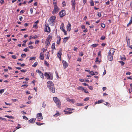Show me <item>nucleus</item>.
I'll return each instance as SVG.
<instances>
[{
  "label": "nucleus",
  "instance_id": "f257e3e1",
  "mask_svg": "<svg viewBox=\"0 0 132 132\" xmlns=\"http://www.w3.org/2000/svg\"><path fill=\"white\" fill-rule=\"evenodd\" d=\"M115 50L116 49L114 48H111L110 50L108 55V59L109 61H112L113 60V56Z\"/></svg>",
  "mask_w": 132,
  "mask_h": 132
},
{
  "label": "nucleus",
  "instance_id": "f03ea898",
  "mask_svg": "<svg viewBox=\"0 0 132 132\" xmlns=\"http://www.w3.org/2000/svg\"><path fill=\"white\" fill-rule=\"evenodd\" d=\"M47 87L50 89V91L52 93H54L55 89L54 84L51 81H49L47 82Z\"/></svg>",
  "mask_w": 132,
  "mask_h": 132
},
{
  "label": "nucleus",
  "instance_id": "7ed1b4c3",
  "mask_svg": "<svg viewBox=\"0 0 132 132\" xmlns=\"http://www.w3.org/2000/svg\"><path fill=\"white\" fill-rule=\"evenodd\" d=\"M56 17L54 16H51L48 20L49 24L51 26H53L54 25Z\"/></svg>",
  "mask_w": 132,
  "mask_h": 132
},
{
  "label": "nucleus",
  "instance_id": "20e7f679",
  "mask_svg": "<svg viewBox=\"0 0 132 132\" xmlns=\"http://www.w3.org/2000/svg\"><path fill=\"white\" fill-rule=\"evenodd\" d=\"M53 99L57 106L59 108H60L61 105V102L60 100L57 97H54Z\"/></svg>",
  "mask_w": 132,
  "mask_h": 132
},
{
  "label": "nucleus",
  "instance_id": "39448f33",
  "mask_svg": "<svg viewBox=\"0 0 132 132\" xmlns=\"http://www.w3.org/2000/svg\"><path fill=\"white\" fill-rule=\"evenodd\" d=\"M44 31L49 33L51 31L50 28L49 27V25L47 23L45 24Z\"/></svg>",
  "mask_w": 132,
  "mask_h": 132
},
{
  "label": "nucleus",
  "instance_id": "423d86ee",
  "mask_svg": "<svg viewBox=\"0 0 132 132\" xmlns=\"http://www.w3.org/2000/svg\"><path fill=\"white\" fill-rule=\"evenodd\" d=\"M59 9L57 6L55 5L54 6V9L52 11V14H55L57 13L59 11Z\"/></svg>",
  "mask_w": 132,
  "mask_h": 132
},
{
  "label": "nucleus",
  "instance_id": "0eeeda50",
  "mask_svg": "<svg viewBox=\"0 0 132 132\" xmlns=\"http://www.w3.org/2000/svg\"><path fill=\"white\" fill-rule=\"evenodd\" d=\"M76 0H71V5L72 6V9L73 11H75V10L76 6Z\"/></svg>",
  "mask_w": 132,
  "mask_h": 132
},
{
  "label": "nucleus",
  "instance_id": "6e6552de",
  "mask_svg": "<svg viewBox=\"0 0 132 132\" xmlns=\"http://www.w3.org/2000/svg\"><path fill=\"white\" fill-rule=\"evenodd\" d=\"M42 114L41 113H38L37 114L36 118L39 121H40L43 119Z\"/></svg>",
  "mask_w": 132,
  "mask_h": 132
},
{
  "label": "nucleus",
  "instance_id": "1a4fd4ad",
  "mask_svg": "<svg viewBox=\"0 0 132 132\" xmlns=\"http://www.w3.org/2000/svg\"><path fill=\"white\" fill-rule=\"evenodd\" d=\"M60 16L62 18L66 14L65 11L64 10H62L59 13Z\"/></svg>",
  "mask_w": 132,
  "mask_h": 132
},
{
  "label": "nucleus",
  "instance_id": "9d476101",
  "mask_svg": "<svg viewBox=\"0 0 132 132\" xmlns=\"http://www.w3.org/2000/svg\"><path fill=\"white\" fill-rule=\"evenodd\" d=\"M62 63L63 67L64 69H65L68 66V64L65 61L63 60Z\"/></svg>",
  "mask_w": 132,
  "mask_h": 132
},
{
  "label": "nucleus",
  "instance_id": "9b49d317",
  "mask_svg": "<svg viewBox=\"0 0 132 132\" xmlns=\"http://www.w3.org/2000/svg\"><path fill=\"white\" fill-rule=\"evenodd\" d=\"M63 25L64 24L63 23H62V26L61 27V29L64 32V34L66 35L67 34V32L64 29Z\"/></svg>",
  "mask_w": 132,
  "mask_h": 132
},
{
  "label": "nucleus",
  "instance_id": "f8f14e48",
  "mask_svg": "<svg viewBox=\"0 0 132 132\" xmlns=\"http://www.w3.org/2000/svg\"><path fill=\"white\" fill-rule=\"evenodd\" d=\"M44 75L46 77L47 79L52 80L53 79V77H50V75L47 72H46L44 73Z\"/></svg>",
  "mask_w": 132,
  "mask_h": 132
},
{
  "label": "nucleus",
  "instance_id": "ddd939ff",
  "mask_svg": "<svg viewBox=\"0 0 132 132\" xmlns=\"http://www.w3.org/2000/svg\"><path fill=\"white\" fill-rule=\"evenodd\" d=\"M67 30L69 31H70L71 28V25L70 23L69 22H68V23L67 27Z\"/></svg>",
  "mask_w": 132,
  "mask_h": 132
},
{
  "label": "nucleus",
  "instance_id": "4468645a",
  "mask_svg": "<svg viewBox=\"0 0 132 132\" xmlns=\"http://www.w3.org/2000/svg\"><path fill=\"white\" fill-rule=\"evenodd\" d=\"M36 120V118H33L30 119L28 121V122H29L30 123H34Z\"/></svg>",
  "mask_w": 132,
  "mask_h": 132
},
{
  "label": "nucleus",
  "instance_id": "2eb2a0df",
  "mask_svg": "<svg viewBox=\"0 0 132 132\" xmlns=\"http://www.w3.org/2000/svg\"><path fill=\"white\" fill-rule=\"evenodd\" d=\"M67 100L70 102H72L73 103H74L75 102V101L74 99H70L69 98H67Z\"/></svg>",
  "mask_w": 132,
  "mask_h": 132
},
{
  "label": "nucleus",
  "instance_id": "dca6fc26",
  "mask_svg": "<svg viewBox=\"0 0 132 132\" xmlns=\"http://www.w3.org/2000/svg\"><path fill=\"white\" fill-rule=\"evenodd\" d=\"M62 55L61 51H59L57 54V56L60 59H61V55Z\"/></svg>",
  "mask_w": 132,
  "mask_h": 132
},
{
  "label": "nucleus",
  "instance_id": "f3484780",
  "mask_svg": "<svg viewBox=\"0 0 132 132\" xmlns=\"http://www.w3.org/2000/svg\"><path fill=\"white\" fill-rule=\"evenodd\" d=\"M44 54L43 53L41 52L40 53V59L41 60H43L44 59Z\"/></svg>",
  "mask_w": 132,
  "mask_h": 132
},
{
  "label": "nucleus",
  "instance_id": "a211bd4d",
  "mask_svg": "<svg viewBox=\"0 0 132 132\" xmlns=\"http://www.w3.org/2000/svg\"><path fill=\"white\" fill-rule=\"evenodd\" d=\"M52 38V36L50 35H49L46 39V40L51 42V40Z\"/></svg>",
  "mask_w": 132,
  "mask_h": 132
},
{
  "label": "nucleus",
  "instance_id": "6ab92c4d",
  "mask_svg": "<svg viewBox=\"0 0 132 132\" xmlns=\"http://www.w3.org/2000/svg\"><path fill=\"white\" fill-rule=\"evenodd\" d=\"M50 41L46 40L45 42V44H46V46H48L50 44Z\"/></svg>",
  "mask_w": 132,
  "mask_h": 132
},
{
  "label": "nucleus",
  "instance_id": "aec40b11",
  "mask_svg": "<svg viewBox=\"0 0 132 132\" xmlns=\"http://www.w3.org/2000/svg\"><path fill=\"white\" fill-rule=\"evenodd\" d=\"M36 123L37 124V125L38 126H40L41 125H44L45 124V123H40L37 122H36Z\"/></svg>",
  "mask_w": 132,
  "mask_h": 132
},
{
  "label": "nucleus",
  "instance_id": "412c9836",
  "mask_svg": "<svg viewBox=\"0 0 132 132\" xmlns=\"http://www.w3.org/2000/svg\"><path fill=\"white\" fill-rule=\"evenodd\" d=\"M69 37H66L64 38L63 40V42L64 43H65L67 41V40L68 39Z\"/></svg>",
  "mask_w": 132,
  "mask_h": 132
},
{
  "label": "nucleus",
  "instance_id": "4be33fe9",
  "mask_svg": "<svg viewBox=\"0 0 132 132\" xmlns=\"http://www.w3.org/2000/svg\"><path fill=\"white\" fill-rule=\"evenodd\" d=\"M5 117H7V118H10V119H14V117H13V116H11L6 115L5 116Z\"/></svg>",
  "mask_w": 132,
  "mask_h": 132
},
{
  "label": "nucleus",
  "instance_id": "5701e85b",
  "mask_svg": "<svg viewBox=\"0 0 132 132\" xmlns=\"http://www.w3.org/2000/svg\"><path fill=\"white\" fill-rule=\"evenodd\" d=\"M84 89V88L82 87V86H79L77 88V89L78 90H83Z\"/></svg>",
  "mask_w": 132,
  "mask_h": 132
},
{
  "label": "nucleus",
  "instance_id": "b1692460",
  "mask_svg": "<svg viewBox=\"0 0 132 132\" xmlns=\"http://www.w3.org/2000/svg\"><path fill=\"white\" fill-rule=\"evenodd\" d=\"M104 104L107 106L108 107H111L110 104L108 102H106L105 103H104Z\"/></svg>",
  "mask_w": 132,
  "mask_h": 132
},
{
  "label": "nucleus",
  "instance_id": "393cba45",
  "mask_svg": "<svg viewBox=\"0 0 132 132\" xmlns=\"http://www.w3.org/2000/svg\"><path fill=\"white\" fill-rule=\"evenodd\" d=\"M55 44L54 43H53L52 44V47H51V48L52 49L54 50V49H55Z\"/></svg>",
  "mask_w": 132,
  "mask_h": 132
},
{
  "label": "nucleus",
  "instance_id": "a878e982",
  "mask_svg": "<svg viewBox=\"0 0 132 132\" xmlns=\"http://www.w3.org/2000/svg\"><path fill=\"white\" fill-rule=\"evenodd\" d=\"M39 74L40 76V77L41 78H42L43 79H44V76H43V73L42 72H41V73H40Z\"/></svg>",
  "mask_w": 132,
  "mask_h": 132
},
{
  "label": "nucleus",
  "instance_id": "bb28decb",
  "mask_svg": "<svg viewBox=\"0 0 132 132\" xmlns=\"http://www.w3.org/2000/svg\"><path fill=\"white\" fill-rule=\"evenodd\" d=\"M64 112H65V114H70L72 113V112H69L65 110H64Z\"/></svg>",
  "mask_w": 132,
  "mask_h": 132
},
{
  "label": "nucleus",
  "instance_id": "cd10ccee",
  "mask_svg": "<svg viewBox=\"0 0 132 132\" xmlns=\"http://www.w3.org/2000/svg\"><path fill=\"white\" fill-rule=\"evenodd\" d=\"M120 58L121 60H126V59L124 55H123L122 56H121Z\"/></svg>",
  "mask_w": 132,
  "mask_h": 132
},
{
  "label": "nucleus",
  "instance_id": "c85d7f7f",
  "mask_svg": "<svg viewBox=\"0 0 132 132\" xmlns=\"http://www.w3.org/2000/svg\"><path fill=\"white\" fill-rule=\"evenodd\" d=\"M90 3L91 6H94V4L93 0H90Z\"/></svg>",
  "mask_w": 132,
  "mask_h": 132
},
{
  "label": "nucleus",
  "instance_id": "c756f323",
  "mask_svg": "<svg viewBox=\"0 0 132 132\" xmlns=\"http://www.w3.org/2000/svg\"><path fill=\"white\" fill-rule=\"evenodd\" d=\"M60 113L59 112L57 111V113L55 114L54 115V117H57L60 115Z\"/></svg>",
  "mask_w": 132,
  "mask_h": 132
},
{
  "label": "nucleus",
  "instance_id": "7c9ffc66",
  "mask_svg": "<svg viewBox=\"0 0 132 132\" xmlns=\"http://www.w3.org/2000/svg\"><path fill=\"white\" fill-rule=\"evenodd\" d=\"M65 109L66 110H67L69 111L73 110H74V109H73L72 108H66Z\"/></svg>",
  "mask_w": 132,
  "mask_h": 132
},
{
  "label": "nucleus",
  "instance_id": "2f4dec72",
  "mask_svg": "<svg viewBox=\"0 0 132 132\" xmlns=\"http://www.w3.org/2000/svg\"><path fill=\"white\" fill-rule=\"evenodd\" d=\"M98 45V44H93L91 46L92 47H93L95 48Z\"/></svg>",
  "mask_w": 132,
  "mask_h": 132
},
{
  "label": "nucleus",
  "instance_id": "473e14b6",
  "mask_svg": "<svg viewBox=\"0 0 132 132\" xmlns=\"http://www.w3.org/2000/svg\"><path fill=\"white\" fill-rule=\"evenodd\" d=\"M76 105L77 106H82L83 105V104L78 103H77Z\"/></svg>",
  "mask_w": 132,
  "mask_h": 132
},
{
  "label": "nucleus",
  "instance_id": "72a5a7b5",
  "mask_svg": "<svg viewBox=\"0 0 132 132\" xmlns=\"http://www.w3.org/2000/svg\"><path fill=\"white\" fill-rule=\"evenodd\" d=\"M61 40V38L60 37H59V39L58 40H57L56 42L59 45L60 43V42Z\"/></svg>",
  "mask_w": 132,
  "mask_h": 132
},
{
  "label": "nucleus",
  "instance_id": "f704fd0d",
  "mask_svg": "<svg viewBox=\"0 0 132 132\" xmlns=\"http://www.w3.org/2000/svg\"><path fill=\"white\" fill-rule=\"evenodd\" d=\"M84 89L83 90H84V92H85L86 93H89L88 92V91L86 89V88H84Z\"/></svg>",
  "mask_w": 132,
  "mask_h": 132
},
{
  "label": "nucleus",
  "instance_id": "c9c22d12",
  "mask_svg": "<svg viewBox=\"0 0 132 132\" xmlns=\"http://www.w3.org/2000/svg\"><path fill=\"white\" fill-rule=\"evenodd\" d=\"M130 39L129 38L127 40V44L128 46H129L130 45Z\"/></svg>",
  "mask_w": 132,
  "mask_h": 132
},
{
  "label": "nucleus",
  "instance_id": "e433bc0d",
  "mask_svg": "<svg viewBox=\"0 0 132 132\" xmlns=\"http://www.w3.org/2000/svg\"><path fill=\"white\" fill-rule=\"evenodd\" d=\"M97 101L98 104H100L103 102H104V101L103 100H98Z\"/></svg>",
  "mask_w": 132,
  "mask_h": 132
},
{
  "label": "nucleus",
  "instance_id": "4c0bfd02",
  "mask_svg": "<svg viewBox=\"0 0 132 132\" xmlns=\"http://www.w3.org/2000/svg\"><path fill=\"white\" fill-rule=\"evenodd\" d=\"M46 104L45 102H43V103L42 106V107L44 108H45L46 106Z\"/></svg>",
  "mask_w": 132,
  "mask_h": 132
},
{
  "label": "nucleus",
  "instance_id": "58836bf2",
  "mask_svg": "<svg viewBox=\"0 0 132 132\" xmlns=\"http://www.w3.org/2000/svg\"><path fill=\"white\" fill-rule=\"evenodd\" d=\"M38 63L37 62H35L33 65H32L33 67H36L38 64Z\"/></svg>",
  "mask_w": 132,
  "mask_h": 132
},
{
  "label": "nucleus",
  "instance_id": "ea45409f",
  "mask_svg": "<svg viewBox=\"0 0 132 132\" xmlns=\"http://www.w3.org/2000/svg\"><path fill=\"white\" fill-rule=\"evenodd\" d=\"M46 54H47V57H46V58L47 59H49V56H50V55H49V53L48 52H47Z\"/></svg>",
  "mask_w": 132,
  "mask_h": 132
},
{
  "label": "nucleus",
  "instance_id": "a19ab883",
  "mask_svg": "<svg viewBox=\"0 0 132 132\" xmlns=\"http://www.w3.org/2000/svg\"><path fill=\"white\" fill-rule=\"evenodd\" d=\"M44 63L45 65H46L47 66H48L49 65V63L46 61H45Z\"/></svg>",
  "mask_w": 132,
  "mask_h": 132
},
{
  "label": "nucleus",
  "instance_id": "79ce46f5",
  "mask_svg": "<svg viewBox=\"0 0 132 132\" xmlns=\"http://www.w3.org/2000/svg\"><path fill=\"white\" fill-rule=\"evenodd\" d=\"M36 59V57H31L30 58L29 60H34L35 59Z\"/></svg>",
  "mask_w": 132,
  "mask_h": 132
},
{
  "label": "nucleus",
  "instance_id": "37998d69",
  "mask_svg": "<svg viewBox=\"0 0 132 132\" xmlns=\"http://www.w3.org/2000/svg\"><path fill=\"white\" fill-rule=\"evenodd\" d=\"M23 119H24L26 120H28V118L25 116H23Z\"/></svg>",
  "mask_w": 132,
  "mask_h": 132
},
{
  "label": "nucleus",
  "instance_id": "c03bdc74",
  "mask_svg": "<svg viewBox=\"0 0 132 132\" xmlns=\"http://www.w3.org/2000/svg\"><path fill=\"white\" fill-rule=\"evenodd\" d=\"M132 23V22L131 21H130L129 23L127 24V27L129 26L130 25H131Z\"/></svg>",
  "mask_w": 132,
  "mask_h": 132
},
{
  "label": "nucleus",
  "instance_id": "a18cd8bd",
  "mask_svg": "<svg viewBox=\"0 0 132 132\" xmlns=\"http://www.w3.org/2000/svg\"><path fill=\"white\" fill-rule=\"evenodd\" d=\"M89 73L92 75H95V74H94V72L93 71H90L89 72Z\"/></svg>",
  "mask_w": 132,
  "mask_h": 132
},
{
  "label": "nucleus",
  "instance_id": "49530a36",
  "mask_svg": "<svg viewBox=\"0 0 132 132\" xmlns=\"http://www.w3.org/2000/svg\"><path fill=\"white\" fill-rule=\"evenodd\" d=\"M26 55L25 54H22L21 55V56L22 57H25L26 56Z\"/></svg>",
  "mask_w": 132,
  "mask_h": 132
},
{
  "label": "nucleus",
  "instance_id": "de8ad7c7",
  "mask_svg": "<svg viewBox=\"0 0 132 132\" xmlns=\"http://www.w3.org/2000/svg\"><path fill=\"white\" fill-rule=\"evenodd\" d=\"M89 99V98L88 97H87L85 98L84 100V101H86Z\"/></svg>",
  "mask_w": 132,
  "mask_h": 132
},
{
  "label": "nucleus",
  "instance_id": "09e8293b",
  "mask_svg": "<svg viewBox=\"0 0 132 132\" xmlns=\"http://www.w3.org/2000/svg\"><path fill=\"white\" fill-rule=\"evenodd\" d=\"M119 62L122 65H123L125 64V63H124V62H123V61H119Z\"/></svg>",
  "mask_w": 132,
  "mask_h": 132
},
{
  "label": "nucleus",
  "instance_id": "8fccbe9b",
  "mask_svg": "<svg viewBox=\"0 0 132 132\" xmlns=\"http://www.w3.org/2000/svg\"><path fill=\"white\" fill-rule=\"evenodd\" d=\"M101 26L102 27L104 28L105 27V25L104 24L102 23L101 24Z\"/></svg>",
  "mask_w": 132,
  "mask_h": 132
},
{
  "label": "nucleus",
  "instance_id": "3c124183",
  "mask_svg": "<svg viewBox=\"0 0 132 132\" xmlns=\"http://www.w3.org/2000/svg\"><path fill=\"white\" fill-rule=\"evenodd\" d=\"M53 4L54 5V6L55 5H56V6H57L56 5V3H57V1H53Z\"/></svg>",
  "mask_w": 132,
  "mask_h": 132
},
{
  "label": "nucleus",
  "instance_id": "603ef678",
  "mask_svg": "<svg viewBox=\"0 0 132 132\" xmlns=\"http://www.w3.org/2000/svg\"><path fill=\"white\" fill-rule=\"evenodd\" d=\"M105 38V36H102L100 38L101 40H104Z\"/></svg>",
  "mask_w": 132,
  "mask_h": 132
},
{
  "label": "nucleus",
  "instance_id": "864d4df0",
  "mask_svg": "<svg viewBox=\"0 0 132 132\" xmlns=\"http://www.w3.org/2000/svg\"><path fill=\"white\" fill-rule=\"evenodd\" d=\"M0 119L1 120H4L5 121H6V120L5 118H2L1 117H0Z\"/></svg>",
  "mask_w": 132,
  "mask_h": 132
},
{
  "label": "nucleus",
  "instance_id": "5fc2aeb1",
  "mask_svg": "<svg viewBox=\"0 0 132 132\" xmlns=\"http://www.w3.org/2000/svg\"><path fill=\"white\" fill-rule=\"evenodd\" d=\"M0 3L2 4L4 3V0H1L0 1Z\"/></svg>",
  "mask_w": 132,
  "mask_h": 132
},
{
  "label": "nucleus",
  "instance_id": "6e6d98bb",
  "mask_svg": "<svg viewBox=\"0 0 132 132\" xmlns=\"http://www.w3.org/2000/svg\"><path fill=\"white\" fill-rule=\"evenodd\" d=\"M101 14L100 12H98L97 14V15L99 17H101Z\"/></svg>",
  "mask_w": 132,
  "mask_h": 132
},
{
  "label": "nucleus",
  "instance_id": "4d7b16f0",
  "mask_svg": "<svg viewBox=\"0 0 132 132\" xmlns=\"http://www.w3.org/2000/svg\"><path fill=\"white\" fill-rule=\"evenodd\" d=\"M27 70H20V71L22 72H25L27 71Z\"/></svg>",
  "mask_w": 132,
  "mask_h": 132
},
{
  "label": "nucleus",
  "instance_id": "13d9d810",
  "mask_svg": "<svg viewBox=\"0 0 132 132\" xmlns=\"http://www.w3.org/2000/svg\"><path fill=\"white\" fill-rule=\"evenodd\" d=\"M4 91V89H2L0 90V93H3Z\"/></svg>",
  "mask_w": 132,
  "mask_h": 132
},
{
  "label": "nucleus",
  "instance_id": "bf43d9fd",
  "mask_svg": "<svg viewBox=\"0 0 132 132\" xmlns=\"http://www.w3.org/2000/svg\"><path fill=\"white\" fill-rule=\"evenodd\" d=\"M37 37H37V36L35 35V36H33V37H32V38H33V39H36Z\"/></svg>",
  "mask_w": 132,
  "mask_h": 132
},
{
  "label": "nucleus",
  "instance_id": "052dcab7",
  "mask_svg": "<svg viewBox=\"0 0 132 132\" xmlns=\"http://www.w3.org/2000/svg\"><path fill=\"white\" fill-rule=\"evenodd\" d=\"M33 27L36 28H37V25L36 24H34L33 25Z\"/></svg>",
  "mask_w": 132,
  "mask_h": 132
},
{
  "label": "nucleus",
  "instance_id": "680f3d73",
  "mask_svg": "<svg viewBox=\"0 0 132 132\" xmlns=\"http://www.w3.org/2000/svg\"><path fill=\"white\" fill-rule=\"evenodd\" d=\"M25 106L24 105L22 104L20 106V107L21 108H22L24 107Z\"/></svg>",
  "mask_w": 132,
  "mask_h": 132
},
{
  "label": "nucleus",
  "instance_id": "e2e57ef3",
  "mask_svg": "<svg viewBox=\"0 0 132 132\" xmlns=\"http://www.w3.org/2000/svg\"><path fill=\"white\" fill-rule=\"evenodd\" d=\"M79 55L80 56H82L84 54L82 52H81L79 53Z\"/></svg>",
  "mask_w": 132,
  "mask_h": 132
},
{
  "label": "nucleus",
  "instance_id": "0e129e2a",
  "mask_svg": "<svg viewBox=\"0 0 132 132\" xmlns=\"http://www.w3.org/2000/svg\"><path fill=\"white\" fill-rule=\"evenodd\" d=\"M19 19L20 21H21L23 19V17L22 16H20L19 17Z\"/></svg>",
  "mask_w": 132,
  "mask_h": 132
},
{
  "label": "nucleus",
  "instance_id": "69168bd1",
  "mask_svg": "<svg viewBox=\"0 0 132 132\" xmlns=\"http://www.w3.org/2000/svg\"><path fill=\"white\" fill-rule=\"evenodd\" d=\"M30 12L31 14H32L33 12V9L32 8L30 9Z\"/></svg>",
  "mask_w": 132,
  "mask_h": 132
},
{
  "label": "nucleus",
  "instance_id": "338daca9",
  "mask_svg": "<svg viewBox=\"0 0 132 132\" xmlns=\"http://www.w3.org/2000/svg\"><path fill=\"white\" fill-rule=\"evenodd\" d=\"M82 84L85 86H88V84H87L86 83H82Z\"/></svg>",
  "mask_w": 132,
  "mask_h": 132
},
{
  "label": "nucleus",
  "instance_id": "774afa93",
  "mask_svg": "<svg viewBox=\"0 0 132 132\" xmlns=\"http://www.w3.org/2000/svg\"><path fill=\"white\" fill-rule=\"evenodd\" d=\"M12 57L14 59H16V57L14 55H13L12 56Z\"/></svg>",
  "mask_w": 132,
  "mask_h": 132
}]
</instances>
